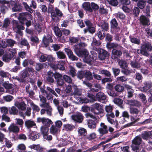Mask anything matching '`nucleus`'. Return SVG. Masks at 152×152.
Masks as SVG:
<instances>
[{
	"label": "nucleus",
	"instance_id": "nucleus-58",
	"mask_svg": "<svg viewBox=\"0 0 152 152\" xmlns=\"http://www.w3.org/2000/svg\"><path fill=\"white\" fill-rule=\"evenodd\" d=\"M106 1L110 5L113 7H116L118 4V0H106Z\"/></svg>",
	"mask_w": 152,
	"mask_h": 152
},
{
	"label": "nucleus",
	"instance_id": "nucleus-11",
	"mask_svg": "<svg viewBox=\"0 0 152 152\" xmlns=\"http://www.w3.org/2000/svg\"><path fill=\"white\" fill-rule=\"evenodd\" d=\"M92 39L91 45L93 49L96 51H99V47L101 44V40L99 39H96L95 37L93 38Z\"/></svg>",
	"mask_w": 152,
	"mask_h": 152
},
{
	"label": "nucleus",
	"instance_id": "nucleus-64",
	"mask_svg": "<svg viewBox=\"0 0 152 152\" xmlns=\"http://www.w3.org/2000/svg\"><path fill=\"white\" fill-rule=\"evenodd\" d=\"M18 148L19 152H26L25 151L26 147L23 144H19L18 146Z\"/></svg>",
	"mask_w": 152,
	"mask_h": 152
},
{
	"label": "nucleus",
	"instance_id": "nucleus-39",
	"mask_svg": "<svg viewBox=\"0 0 152 152\" xmlns=\"http://www.w3.org/2000/svg\"><path fill=\"white\" fill-rule=\"evenodd\" d=\"M54 31L55 35L58 37H61L62 35V31L57 26H53L52 28Z\"/></svg>",
	"mask_w": 152,
	"mask_h": 152
},
{
	"label": "nucleus",
	"instance_id": "nucleus-2",
	"mask_svg": "<svg viewBox=\"0 0 152 152\" xmlns=\"http://www.w3.org/2000/svg\"><path fill=\"white\" fill-rule=\"evenodd\" d=\"M113 108L110 104L106 105L105 107V110L107 113L106 116L108 122L111 124H114L115 123L114 118L115 115L113 111Z\"/></svg>",
	"mask_w": 152,
	"mask_h": 152
},
{
	"label": "nucleus",
	"instance_id": "nucleus-30",
	"mask_svg": "<svg viewBox=\"0 0 152 152\" xmlns=\"http://www.w3.org/2000/svg\"><path fill=\"white\" fill-rule=\"evenodd\" d=\"M97 123V121L95 119H89L87 121V124L89 128L90 129H94L96 127Z\"/></svg>",
	"mask_w": 152,
	"mask_h": 152
},
{
	"label": "nucleus",
	"instance_id": "nucleus-25",
	"mask_svg": "<svg viewBox=\"0 0 152 152\" xmlns=\"http://www.w3.org/2000/svg\"><path fill=\"white\" fill-rule=\"evenodd\" d=\"M142 85V87H141V90L144 92H146L151 87V84L148 81L144 82Z\"/></svg>",
	"mask_w": 152,
	"mask_h": 152
},
{
	"label": "nucleus",
	"instance_id": "nucleus-16",
	"mask_svg": "<svg viewBox=\"0 0 152 152\" xmlns=\"http://www.w3.org/2000/svg\"><path fill=\"white\" fill-rule=\"evenodd\" d=\"M72 117L73 120L79 123H81L83 119V116L82 114L79 112L75 115H72Z\"/></svg>",
	"mask_w": 152,
	"mask_h": 152
},
{
	"label": "nucleus",
	"instance_id": "nucleus-3",
	"mask_svg": "<svg viewBox=\"0 0 152 152\" xmlns=\"http://www.w3.org/2000/svg\"><path fill=\"white\" fill-rule=\"evenodd\" d=\"M84 23L87 26V28L84 29L83 31L84 34H85L88 32L93 34L96 31V28L94 27L93 24L91 20L88 19H85Z\"/></svg>",
	"mask_w": 152,
	"mask_h": 152
},
{
	"label": "nucleus",
	"instance_id": "nucleus-7",
	"mask_svg": "<svg viewBox=\"0 0 152 152\" xmlns=\"http://www.w3.org/2000/svg\"><path fill=\"white\" fill-rule=\"evenodd\" d=\"M90 110L94 114L99 115L103 113L104 110L99 103H96L91 107Z\"/></svg>",
	"mask_w": 152,
	"mask_h": 152
},
{
	"label": "nucleus",
	"instance_id": "nucleus-61",
	"mask_svg": "<svg viewBox=\"0 0 152 152\" xmlns=\"http://www.w3.org/2000/svg\"><path fill=\"white\" fill-rule=\"evenodd\" d=\"M24 8L26 10L29 12L30 13L33 12V10L31 8L30 6H29L27 3L26 2H23L22 3Z\"/></svg>",
	"mask_w": 152,
	"mask_h": 152
},
{
	"label": "nucleus",
	"instance_id": "nucleus-24",
	"mask_svg": "<svg viewBox=\"0 0 152 152\" xmlns=\"http://www.w3.org/2000/svg\"><path fill=\"white\" fill-rule=\"evenodd\" d=\"M3 86L6 89H12V91H9V93L12 94L13 93V85L12 84L9 83L8 81H5L3 84Z\"/></svg>",
	"mask_w": 152,
	"mask_h": 152
},
{
	"label": "nucleus",
	"instance_id": "nucleus-18",
	"mask_svg": "<svg viewBox=\"0 0 152 152\" xmlns=\"http://www.w3.org/2000/svg\"><path fill=\"white\" fill-rule=\"evenodd\" d=\"M101 127L98 129V131L101 136L106 134L108 132V129L107 126L105 125L103 123H101L100 124Z\"/></svg>",
	"mask_w": 152,
	"mask_h": 152
},
{
	"label": "nucleus",
	"instance_id": "nucleus-9",
	"mask_svg": "<svg viewBox=\"0 0 152 152\" xmlns=\"http://www.w3.org/2000/svg\"><path fill=\"white\" fill-rule=\"evenodd\" d=\"M99 50L98 58L100 60H104L106 59H108L109 54L105 50L99 48Z\"/></svg>",
	"mask_w": 152,
	"mask_h": 152
},
{
	"label": "nucleus",
	"instance_id": "nucleus-6",
	"mask_svg": "<svg viewBox=\"0 0 152 152\" xmlns=\"http://www.w3.org/2000/svg\"><path fill=\"white\" fill-rule=\"evenodd\" d=\"M53 42L52 36L50 34L44 35L41 42V46L43 48H47L49 46L50 43Z\"/></svg>",
	"mask_w": 152,
	"mask_h": 152
},
{
	"label": "nucleus",
	"instance_id": "nucleus-22",
	"mask_svg": "<svg viewBox=\"0 0 152 152\" xmlns=\"http://www.w3.org/2000/svg\"><path fill=\"white\" fill-rule=\"evenodd\" d=\"M40 136V133H37L35 131H32L28 135V138L33 141H35L36 140L39 139Z\"/></svg>",
	"mask_w": 152,
	"mask_h": 152
},
{
	"label": "nucleus",
	"instance_id": "nucleus-27",
	"mask_svg": "<svg viewBox=\"0 0 152 152\" xmlns=\"http://www.w3.org/2000/svg\"><path fill=\"white\" fill-rule=\"evenodd\" d=\"M8 129L10 132L15 133L19 132L20 129L15 124L12 123L9 126Z\"/></svg>",
	"mask_w": 152,
	"mask_h": 152
},
{
	"label": "nucleus",
	"instance_id": "nucleus-28",
	"mask_svg": "<svg viewBox=\"0 0 152 152\" xmlns=\"http://www.w3.org/2000/svg\"><path fill=\"white\" fill-rule=\"evenodd\" d=\"M142 139L139 136L135 137L132 140V145H140L142 143Z\"/></svg>",
	"mask_w": 152,
	"mask_h": 152
},
{
	"label": "nucleus",
	"instance_id": "nucleus-62",
	"mask_svg": "<svg viewBox=\"0 0 152 152\" xmlns=\"http://www.w3.org/2000/svg\"><path fill=\"white\" fill-rule=\"evenodd\" d=\"M112 70L115 77L117 76L119 74L120 72V69L116 67H112Z\"/></svg>",
	"mask_w": 152,
	"mask_h": 152
},
{
	"label": "nucleus",
	"instance_id": "nucleus-19",
	"mask_svg": "<svg viewBox=\"0 0 152 152\" xmlns=\"http://www.w3.org/2000/svg\"><path fill=\"white\" fill-rule=\"evenodd\" d=\"M100 30L103 32H105L109 31V25L108 23L103 21L100 22Z\"/></svg>",
	"mask_w": 152,
	"mask_h": 152
},
{
	"label": "nucleus",
	"instance_id": "nucleus-35",
	"mask_svg": "<svg viewBox=\"0 0 152 152\" xmlns=\"http://www.w3.org/2000/svg\"><path fill=\"white\" fill-rule=\"evenodd\" d=\"M10 74L7 72H5L4 71H0V83H3L4 82L3 78L4 77H9Z\"/></svg>",
	"mask_w": 152,
	"mask_h": 152
},
{
	"label": "nucleus",
	"instance_id": "nucleus-59",
	"mask_svg": "<svg viewBox=\"0 0 152 152\" xmlns=\"http://www.w3.org/2000/svg\"><path fill=\"white\" fill-rule=\"evenodd\" d=\"M10 23V19L8 18L5 19L3 21V24L2 28H3L7 29L9 26Z\"/></svg>",
	"mask_w": 152,
	"mask_h": 152
},
{
	"label": "nucleus",
	"instance_id": "nucleus-45",
	"mask_svg": "<svg viewBox=\"0 0 152 152\" xmlns=\"http://www.w3.org/2000/svg\"><path fill=\"white\" fill-rule=\"evenodd\" d=\"M105 6L102 4L100 5L99 8V12L102 15L107 14L108 13L107 10L105 8Z\"/></svg>",
	"mask_w": 152,
	"mask_h": 152
},
{
	"label": "nucleus",
	"instance_id": "nucleus-49",
	"mask_svg": "<svg viewBox=\"0 0 152 152\" xmlns=\"http://www.w3.org/2000/svg\"><path fill=\"white\" fill-rule=\"evenodd\" d=\"M25 126L28 128L32 127L34 126H36V124L34 121H32L28 120L26 121L25 122Z\"/></svg>",
	"mask_w": 152,
	"mask_h": 152
},
{
	"label": "nucleus",
	"instance_id": "nucleus-56",
	"mask_svg": "<svg viewBox=\"0 0 152 152\" xmlns=\"http://www.w3.org/2000/svg\"><path fill=\"white\" fill-rule=\"evenodd\" d=\"M96 137V135L94 133H93L91 134L87 135L86 137H85V141L86 140L91 141L95 139Z\"/></svg>",
	"mask_w": 152,
	"mask_h": 152
},
{
	"label": "nucleus",
	"instance_id": "nucleus-41",
	"mask_svg": "<svg viewBox=\"0 0 152 152\" xmlns=\"http://www.w3.org/2000/svg\"><path fill=\"white\" fill-rule=\"evenodd\" d=\"M49 130V128L47 127H45L44 126H42L41 128V132L42 134L43 135L44 138H45V137L48 135V132Z\"/></svg>",
	"mask_w": 152,
	"mask_h": 152
},
{
	"label": "nucleus",
	"instance_id": "nucleus-43",
	"mask_svg": "<svg viewBox=\"0 0 152 152\" xmlns=\"http://www.w3.org/2000/svg\"><path fill=\"white\" fill-rule=\"evenodd\" d=\"M127 102L130 105L134 106L137 107H139L141 106L140 102L135 100H128Z\"/></svg>",
	"mask_w": 152,
	"mask_h": 152
},
{
	"label": "nucleus",
	"instance_id": "nucleus-53",
	"mask_svg": "<svg viewBox=\"0 0 152 152\" xmlns=\"http://www.w3.org/2000/svg\"><path fill=\"white\" fill-rule=\"evenodd\" d=\"M146 3L145 1L139 0L137 3V7L140 9H142L145 7Z\"/></svg>",
	"mask_w": 152,
	"mask_h": 152
},
{
	"label": "nucleus",
	"instance_id": "nucleus-14",
	"mask_svg": "<svg viewBox=\"0 0 152 152\" xmlns=\"http://www.w3.org/2000/svg\"><path fill=\"white\" fill-rule=\"evenodd\" d=\"M77 132L78 136L81 137L80 140L83 141H85V137H86L87 134L86 129L80 127L78 129Z\"/></svg>",
	"mask_w": 152,
	"mask_h": 152
},
{
	"label": "nucleus",
	"instance_id": "nucleus-57",
	"mask_svg": "<svg viewBox=\"0 0 152 152\" xmlns=\"http://www.w3.org/2000/svg\"><path fill=\"white\" fill-rule=\"evenodd\" d=\"M9 113L10 115H17L18 113V110L15 107L13 106L10 108H9Z\"/></svg>",
	"mask_w": 152,
	"mask_h": 152
},
{
	"label": "nucleus",
	"instance_id": "nucleus-15",
	"mask_svg": "<svg viewBox=\"0 0 152 152\" xmlns=\"http://www.w3.org/2000/svg\"><path fill=\"white\" fill-rule=\"evenodd\" d=\"M64 50L69 59L72 61H77L78 59V58L74 55L72 50L68 48H65Z\"/></svg>",
	"mask_w": 152,
	"mask_h": 152
},
{
	"label": "nucleus",
	"instance_id": "nucleus-33",
	"mask_svg": "<svg viewBox=\"0 0 152 152\" xmlns=\"http://www.w3.org/2000/svg\"><path fill=\"white\" fill-rule=\"evenodd\" d=\"M87 45V44L84 42H80L78 44H75L73 46V49H83Z\"/></svg>",
	"mask_w": 152,
	"mask_h": 152
},
{
	"label": "nucleus",
	"instance_id": "nucleus-10",
	"mask_svg": "<svg viewBox=\"0 0 152 152\" xmlns=\"http://www.w3.org/2000/svg\"><path fill=\"white\" fill-rule=\"evenodd\" d=\"M34 70L32 68L27 67L22 71L20 76L22 79L26 80L25 78L29 76L28 72H34Z\"/></svg>",
	"mask_w": 152,
	"mask_h": 152
},
{
	"label": "nucleus",
	"instance_id": "nucleus-51",
	"mask_svg": "<svg viewBox=\"0 0 152 152\" xmlns=\"http://www.w3.org/2000/svg\"><path fill=\"white\" fill-rule=\"evenodd\" d=\"M128 80V79L124 76L117 77L116 79V81L118 83H125Z\"/></svg>",
	"mask_w": 152,
	"mask_h": 152
},
{
	"label": "nucleus",
	"instance_id": "nucleus-29",
	"mask_svg": "<svg viewBox=\"0 0 152 152\" xmlns=\"http://www.w3.org/2000/svg\"><path fill=\"white\" fill-rule=\"evenodd\" d=\"M52 68L55 70L59 69L60 70H64L65 69V68L64 66V63L60 62L57 64L55 63Z\"/></svg>",
	"mask_w": 152,
	"mask_h": 152
},
{
	"label": "nucleus",
	"instance_id": "nucleus-32",
	"mask_svg": "<svg viewBox=\"0 0 152 152\" xmlns=\"http://www.w3.org/2000/svg\"><path fill=\"white\" fill-rule=\"evenodd\" d=\"M83 8L86 12H92V10L91 7V4L89 2H85L82 4Z\"/></svg>",
	"mask_w": 152,
	"mask_h": 152
},
{
	"label": "nucleus",
	"instance_id": "nucleus-48",
	"mask_svg": "<svg viewBox=\"0 0 152 152\" xmlns=\"http://www.w3.org/2000/svg\"><path fill=\"white\" fill-rule=\"evenodd\" d=\"M12 58L7 53H5L3 56V61L6 62H9L12 59Z\"/></svg>",
	"mask_w": 152,
	"mask_h": 152
},
{
	"label": "nucleus",
	"instance_id": "nucleus-52",
	"mask_svg": "<svg viewBox=\"0 0 152 152\" xmlns=\"http://www.w3.org/2000/svg\"><path fill=\"white\" fill-rule=\"evenodd\" d=\"M151 132L149 131H146L142 134V138L144 140H147L151 138Z\"/></svg>",
	"mask_w": 152,
	"mask_h": 152
},
{
	"label": "nucleus",
	"instance_id": "nucleus-55",
	"mask_svg": "<svg viewBox=\"0 0 152 152\" xmlns=\"http://www.w3.org/2000/svg\"><path fill=\"white\" fill-rule=\"evenodd\" d=\"M115 91L118 92H122L124 91V87L119 84H117L114 87Z\"/></svg>",
	"mask_w": 152,
	"mask_h": 152
},
{
	"label": "nucleus",
	"instance_id": "nucleus-8",
	"mask_svg": "<svg viewBox=\"0 0 152 152\" xmlns=\"http://www.w3.org/2000/svg\"><path fill=\"white\" fill-rule=\"evenodd\" d=\"M10 6L9 8H12L13 12H20L22 10V6L15 1H10Z\"/></svg>",
	"mask_w": 152,
	"mask_h": 152
},
{
	"label": "nucleus",
	"instance_id": "nucleus-26",
	"mask_svg": "<svg viewBox=\"0 0 152 152\" xmlns=\"http://www.w3.org/2000/svg\"><path fill=\"white\" fill-rule=\"evenodd\" d=\"M62 15V13L57 7L55 8L54 12L51 13V17L53 19H55L57 16L61 17Z\"/></svg>",
	"mask_w": 152,
	"mask_h": 152
},
{
	"label": "nucleus",
	"instance_id": "nucleus-5",
	"mask_svg": "<svg viewBox=\"0 0 152 152\" xmlns=\"http://www.w3.org/2000/svg\"><path fill=\"white\" fill-rule=\"evenodd\" d=\"M74 51L77 55L79 57H81L84 58L86 62L90 63L91 60L90 59H87L88 54V52L85 49H75Z\"/></svg>",
	"mask_w": 152,
	"mask_h": 152
},
{
	"label": "nucleus",
	"instance_id": "nucleus-1",
	"mask_svg": "<svg viewBox=\"0 0 152 152\" xmlns=\"http://www.w3.org/2000/svg\"><path fill=\"white\" fill-rule=\"evenodd\" d=\"M32 19V16L31 14L27 12L21 13L20 14L18 19L21 25H24L25 22L27 27H29L31 25V20Z\"/></svg>",
	"mask_w": 152,
	"mask_h": 152
},
{
	"label": "nucleus",
	"instance_id": "nucleus-31",
	"mask_svg": "<svg viewBox=\"0 0 152 152\" xmlns=\"http://www.w3.org/2000/svg\"><path fill=\"white\" fill-rule=\"evenodd\" d=\"M105 36V32H103L99 28L97 33H96L94 35V37H97L98 39L101 40H102L104 39Z\"/></svg>",
	"mask_w": 152,
	"mask_h": 152
},
{
	"label": "nucleus",
	"instance_id": "nucleus-40",
	"mask_svg": "<svg viewBox=\"0 0 152 152\" xmlns=\"http://www.w3.org/2000/svg\"><path fill=\"white\" fill-rule=\"evenodd\" d=\"M118 64L120 66V68L123 69H127L128 68L127 63L124 60H120L118 62Z\"/></svg>",
	"mask_w": 152,
	"mask_h": 152
},
{
	"label": "nucleus",
	"instance_id": "nucleus-50",
	"mask_svg": "<svg viewBox=\"0 0 152 152\" xmlns=\"http://www.w3.org/2000/svg\"><path fill=\"white\" fill-rule=\"evenodd\" d=\"M130 64L132 67L137 69L140 68L141 66L140 63L136 61H131L130 62Z\"/></svg>",
	"mask_w": 152,
	"mask_h": 152
},
{
	"label": "nucleus",
	"instance_id": "nucleus-44",
	"mask_svg": "<svg viewBox=\"0 0 152 152\" xmlns=\"http://www.w3.org/2000/svg\"><path fill=\"white\" fill-rule=\"evenodd\" d=\"M48 64L52 68L53 66V65L55 64L54 62L55 59L52 56H48L47 60Z\"/></svg>",
	"mask_w": 152,
	"mask_h": 152
},
{
	"label": "nucleus",
	"instance_id": "nucleus-60",
	"mask_svg": "<svg viewBox=\"0 0 152 152\" xmlns=\"http://www.w3.org/2000/svg\"><path fill=\"white\" fill-rule=\"evenodd\" d=\"M53 124V123L50 119L48 118H46V119L45 120L44 124L42 126H44L45 127L48 128L50 126V125H52Z\"/></svg>",
	"mask_w": 152,
	"mask_h": 152
},
{
	"label": "nucleus",
	"instance_id": "nucleus-36",
	"mask_svg": "<svg viewBox=\"0 0 152 152\" xmlns=\"http://www.w3.org/2000/svg\"><path fill=\"white\" fill-rule=\"evenodd\" d=\"M130 41L132 43L137 45H139L141 43L140 41L139 38H138L133 36L130 35L129 36Z\"/></svg>",
	"mask_w": 152,
	"mask_h": 152
},
{
	"label": "nucleus",
	"instance_id": "nucleus-38",
	"mask_svg": "<svg viewBox=\"0 0 152 152\" xmlns=\"http://www.w3.org/2000/svg\"><path fill=\"white\" fill-rule=\"evenodd\" d=\"M47 66V64L45 63H36L35 65V69L37 72H39L44 68V66Z\"/></svg>",
	"mask_w": 152,
	"mask_h": 152
},
{
	"label": "nucleus",
	"instance_id": "nucleus-17",
	"mask_svg": "<svg viewBox=\"0 0 152 152\" xmlns=\"http://www.w3.org/2000/svg\"><path fill=\"white\" fill-rule=\"evenodd\" d=\"M40 91L42 94L46 96V98L48 100H51L53 99V96L51 95L48 94V92L45 90V85L42 86H41L39 88Z\"/></svg>",
	"mask_w": 152,
	"mask_h": 152
},
{
	"label": "nucleus",
	"instance_id": "nucleus-37",
	"mask_svg": "<svg viewBox=\"0 0 152 152\" xmlns=\"http://www.w3.org/2000/svg\"><path fill=\"white\" fill-rule=\"evenodd\" d=\"M15 105L19 109L21 110H24L26 109V105L23 102H16Z\"/></svg>",
	"mask_w": 152,
	"mask_h": 152
},
{
	"label": "nucleus",
	"instance_id": "nucleus-63",
	"mask_svg": "<svg viewBox=\"0 0 152 152\" xmlns=\"http://www.w3.org/2000/svg\"><path fill=\"white\" fill-rule=\"evenodd\" d=\"M75 71L76 70L74 67H71L69 71L68 72V74L72 77H74L77 75Z\"/></svg>",
	"mask_w": 152,
	"mask_h": 152
},
{
	"label": "nucleus",
	"instance_id": "nucleus-34",
	"mask_svg": "<svg viewBox=\"0 0 152 152\" xmlns=\"http://www.w3.org/2000/svg\"><path fill=\"white\" fill-rule=\"evenodd\" d=\"M140 23L143 25H148L149 19L148 18L145 16L142 15L140 17Z\"/></svg>",
	"mask_w": 152,
	"mask_h": 152
},
{
	"label": "nucleus",
	"instance_id": "nucleus-23",
	"mask_svg": "<svg viewBox=\"0 0 152 152\" xmlns=\"http://www.w3.org/2000/svg\"><path fill=\"white\" fill-rule=\"evenodd\" d=\"M141 49L148 51L152 50V45L151 43L146 42L142 46Z\"/></svg>",
	"mask_w": 152,
	"mask_h": 152
},
{
	"label": "nucleus",
	"instance_id": "nucleus-54",
	"mask_svg": "<svg viewBox=\"0 0 152 152\" xmlns=\"http://www.w3.org/2000/svg\"><path fill=\"white\" fill-rule=\"evenodd\" d=\"M106 46L108 48L111 49H115L118 46V45L116 43H111L110 42H107Z\"/></svg>",
	"mask_w": 152,
	"mask_h": 152
},
{
	"label": "nucleus",
	"instance_id": "nucleus-46",
	"mask_svg": "<svg viewBox=\"0 0 152 152\" xmlns=\"http://www.w3.org/2000/svg\"><path fill=\"white\" fill-rule=\"evenodd\" d=\"M73 94L76 98H77L79 99H80L82 94V92L79 89L76 88H75Z\"/></svg>",
	"mask_w": 152,
	"mask_h": 152
},
{
	"label": "nucleus",
	"instance_id": "nucleus-12",
	"mask_svg": "<svg viewBox=\"0 0 152 152\" xmlns=\"http://www.w3.org/2000/svg\"><path fill=\"white\" fill-rule=\"evenodd\" d=\"M122 53L120 50L116 48L113 49L112 50L111 58L115 60H118L122 56Z\"/></svg>",
	"mask_w": 152,
	"mask_h": 152
},
{
	"label": "nucleus",
	"instance_id": "nucleus-20",
	"mask_svg": "<svg viewBox=\"0 0 152 152\" xmlns=\"http://www.w3.org/2000/svg\"><path fill=\"white\" fill-rule=\"evenodd\" d=\"M40 106L42 107L45 108V109L47 110V113L48 115L50 116L51 115L52 109L51 106H50L49 102L42 104H40Z\"/></svg>",
	"mask_w": 152,
	"mask_h": 152
},
{
	"label": "nucleus",
	"instance_id": "nucleus-4",
	"mask_svg": "<svg viewBox=\"0 0 152 152\" xmlns=\"http://www.w3.org/2000/svg\"><path fill=\"white\" fill-rule=\"evenodd\" d=\"M110 24L111 33L117 34L120 31L121 28L115 18L112 19L110 21Z\"/></svg>",
	"mask_w": 152,
	"mask_h": 152
},
{
	"label": "nucleus",
	"instance_id": "nucleus-21",
	"mask_svg": "<svg viewBox=\"0 0 152 152\" xmlns=\"http://www.w3.org/2000/svg\"><path fill=\"white\" fill-rule=\"evenodd\" d=\"M12 24L13 28L17 29V30H23L25 29L24 26L19 24V21L18 20H13L12 21Z\"/></svg>",
	"mask_w": 152,
	"mask_h": 152
},
{
	"label": "nucleus",
	"instance_id": "nucleus-13",
	"mask_svg": "<svg viewBox=\"0 0 152 152\" xmlns=\"http://www.w3.org/2000/svg\"><path fill=\"white\" fill-rule=\"evenodd\" d=\"M106 96L102 92H99L96 95V101H97L103 103L106 102Z\"/></svg>",
	"mask_w": 152,
	"mask_h": 152
},
{
	"label": "nucleus",
	"instance_id": "nucleus-42",
	"mask_svg": "<svg viewBox=\"0 0 152 152\" xmlns=\"http://www.w3.org/2000/svg\"><path fill=\"white\" fill-rule=\"evenodd\" d=\"M114 16L117 20H124L126 17L125 14L120 12H118V13H115Z\"/></svg>",
	"mask_w": 152,
	"mask_h": 152
},
{
	"label": "nucleus",
	"instance_id": "nucleus-47",
	"mask_svg": "<svg viewBox=\"0 0 152 152\" xmlns=\"http://www.w3.org/2000/svg\"><path fill=\"white\" fill-rule=\"evenodd\" d=\"M84 77L87 80H90L93 79L92 73L89 70L85 71Z\"/></svg>",
	"mask_w": 152,
	"mask_h": 152
}]
</instances>
